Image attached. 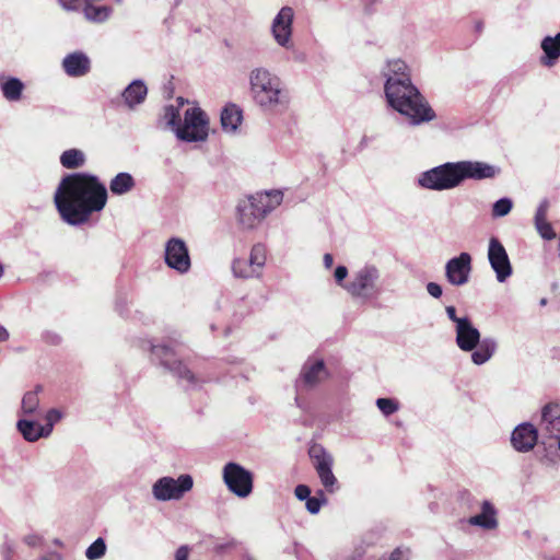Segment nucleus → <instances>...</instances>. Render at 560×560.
Returning a JSON list of instances; mask_svg holds the SVG:
<instances>
[{
    "instance_id": "obj_1",
    "label": "nucleus",
    "mask_w": 560,
    "mask_h": 560,
    "mask_svg": "<svg viewBox=\"0 0 560 560\" xmlns=\"http://www.w3.org/2000/svg\"><path fill=\"white\" fill-rule=\"evenodd\" d=\"M60 218L69 225H81L94 212L104 209L107 189L97 176L89 173H73L65 176L54 195Z\"/></svg>"
},
{
    "instance_id": "obj_2",
    "label": "nucleus",
    "mask_w": 560,
    "mask_h": 560,
    "mask_svg": "<svg viewBox=\"0 0 560 560\" xmlns=\"http://www.w3.org/2000/svg\"><path fill=\"white\" fill-rule=\"evenodd\" d=\"M386 81L384 92L388 105L407 117L412 125L431 121L435 113L412 84L409 68L400 59L389 60L382 71Z\"/></svg>"
},
{
    "instance_id": "obj_3",
    "label": "nucleus",
    "mask_w": 560,
    "mask_h": 560,
    "mask_svg": "<svg viewBox=\"0 0 560 560\" xmlns=\"http://www.w3.org/2000/svg\"><path fill=\"white\" fill-rule=\"evenodd\" d=\"M253 100L257 106L268 113H283L290 105V95L282 80L264 67L249 73Z\"/></svg>"
},
{
    "instance_id": "obj_4",
    "label": "nucleus",
    "mask_w": 560,
    "mask_h": 560,
    "mask_svg": "<svg viewBox=\"0 0 560 560\" xmlns=\"http://www.w3.org/2000/svg\"><path fill=\"white\" fill-rule=\"evenodd\" d=\"M281 190L257 192L240 201L237 206L238 223L247 230L256 228L271 211L281 205Z\"/></svg>"
},
{
    "instance_id": "obj_5",
    "label": "nucleus",
    "mask_w": 560,
    "mask_h": 560,
    "mask_svg": "<svg viewBox=\"0 0 560 560\" xmlns=\"http://www.w3.org/2000/svg\"><path fill=\"white\" fill-rule=\"evenodd\" d=\"M175 136L184 142H203L209 136V117L199 106L187 107Z\"/></svg>"
},
{
    "instance_id": "obj_6",
    "label": "nucleus",
    "mask_w": 560,
    "mask_h": 560,
    "mask_svg": "<svg viewBox=\"0 0 560 560\" xmlns=\"http://www.w3.org/2000/svg\"><path fill=\"white\" fill-rule=\"evenodd\" d=\"M419 187L428 190L444 191L459 186L455 162H447L422 172L418 178Z\"/></svg>"
},
{
    "instance_id": "obj_7",
    "label": "nucleus",
    "mask_w": 560,
    "mask_h": 560,
    "mask_svg": "<svg viewBox=\"0 0 560 560\" xmlns=\"http://www.w3.org/2000/svg\"><path fill=\"white\" fill-rule=\"evenodd\" d=\"M378 279L380 270L373 265H365L353 272L343 289L353 298L369 300L380 293Z\"/></svg>"
},
{
    "instance_id": "obj_8",
    "label": "nucleus",
    "mask_w": 560,
    "mask_h": 560,
    "mask_svg": "<svg viewBox=\"0 0 560 560\" xmlns=\"http://www.w3.org/2000/svg\"><path fill=\"white\" fill-rule=\"evenodd\" d=\"M194 487V479L188 474L179 475L178 478L161 477L152 486V495L156 501H178Z\"/></svg>"
},
{
    "instance_id": "obj_9",
    "label": "nucleus",
    "mask_w": 560,
    "mask_h": 560,
    "mask_svg": "<svg viewBox=\"0 0 560 560\" xmlns=\"http://www.w3.org/2000/svg\"><path fill=\"white\" fill-rule=\"evenodd\" d=\"M267 261V248L262 243L254 244L249 252V257L234 258L231 269L235 278L238 279H259L262 276L264 267Z\"/></svg>"
},
{
    "instance_id": "obj_10",
    "label": "nucleus",
    "mask_w": 560,
    "mask_h": 560,
    "mask_svg": "<svg viewBox=\"0 0 560 560\" xmlns=\"http://www.w3.org/2000/svg\"><path fill=\"white\" fill-rule=\"evenodd\" d=\"M222 479L228 490L237 498L245 499L253 492V472L237 463L229 462L223 466Z\"/></svg>"
},
{
    "instance_id": "obj_11",
    "label": "nucleus",
    "mask_w": 560,
    "mask_h": 560,
    "mask_svg": "<svg viewBox=\"0 0 560 560\" xmlns=\"http://www.w3.org/2000/svg\"><path fill=\"white\" fill-rule=\"evenodd\" d=\"M153 360H158L164 368L170 370L180 383H186L187 387H192L196 384L194 373L188 370L179 360L173 348L166 345L151 346Z\"/></svg>"
},
{
    "instance_id": "obj_12",
    "label": "nucleus",
    "mask_w": 560,
    "mask_h": 560,
    "mask_svg": "<svg viewBox=\"0 0 560 560\" xmlns=\"http://www.w3.org/2000/svg\"><path fill=\"white\" fill-rule=\"evenodd\" d=\"M310 456L314 460V467L318 475L322 486L329 493H335L339 489V483L332 472L334 458L323 446H311Z\"/></svg>"
},
{
    "instance_id": "obj_13",
    "label": "nucleus",
    "mask_w": 560,
    "mask_h": 560,
    "mask_svg": "<svg viewBox=\"0 0 560 560\" xmlns=\"http://www.w3.org/2000/svg\"><path fill=\"white\" fill-rule=\"evenodd\" d=\"M294 15L295 12L293 8L289 5L282 7L270 25V33L275 43L284 49H291L293 47L292 35Z\"/></svg>"
},
{
    "instance_id": "obj_14",
    "label": "nucleus",
    "mask_w": 560,
    "mask_h": 560,
    "mask_svg": "<svg viewBox=\"0 0 560 560\" xmlns=\"http://www.w3.org/2000/svg\"><path fill=\"white\" fill-rule=\"evenodd\" d=\"M164 260L168 268L180 275L187 273L191 268V260L185 241L179 237H171L165 243Z\"/></svg>"
},
{
    "instance_id": "obj_15",
    "label": "nucleus",
    "mask_w": 560,
    "mask_h": 560,
    "mask_svg": "<svg viewBox=\"0 0 560 560\" xmlns=\"http://www.w3.org/2000/svg\"><path fill=\"white\" fill-rule=\"evenodd\" d=\"M488 260L499 282H505L511 277L513 269L509 255L497 237H491L489 241Z\"/></svg>"
},
{
    "instance_id": "obj_16",
    "label": "nucleus",
    "mask_w": 560,
    "mask_h": 560,
    "mask_svg": "<svg viewBox=\"0 0 560 560\" xmlns=\"http://www.w3.org/2000/svg\"><path fill=\"white\" fill-rule=\"evenodd\" d=\"M471 272V256L460 253L451 258L445 265V277L450 284L462 287L468 283Z\"/></svg>"
},
{
    "instance_id": "obj_17",
    "label": "nucleus",
    "mask_w": 560,
    "mask_h": 560,
    "mask_svg": "<svg viewBox=\"0 0 560 560\" xmlns=\"http://www.w3.org/2000/svg\"><path fill=\"white\" fill-rule=\"evenodd\" d=\"M459 185L465 179L481 180L495 177L500 170L494 165L480 161H459L455 162Z\"/></svg>"
},
{
    "instance_id": "obj_18",
    "label": "nucleus",
    "mask_w": 560,
    "mask_h": 560,
    "mask_svg": "<svg viewBox=\"0 0 560 560\" xmlns=\"http://www.w3.org/2000/svg\"><path fill=\"white\" fill-rule=\"evenodd\" d=\"M538 432L536 428L528 422L518 424L512 432V446L521 453H527L534 448L537 443Z\"/></svg>"
},
{
    "instance_id": "obj_19",
    "label": "nucleus",
    "mask_w": 560,
    "mask_h": 560,
    "mask_svg": "<svg viewBox=\"0 0 560 560\" xmlns=\"http://www.w3.org/2000/svg\"><path fill=\"white\" fill-rule=\"evenodd\" d=\"M62 69L71 78L84 77L91 71V59L81 50L70 52L62 60Z\"/></svg>"
},
{
    "instance_id": "obj_20",
    "label": "nucleus",
    "mask_w": 560,
    "mask_h": 560,
    "mask_svg": "<svg viewBox=\"0 0 560 560\" xmlns=\"http://www.w3.org/2000/svg\"><path fill=\"white\" fill-rule=\"evenodd\" d=\"M455 332L456 345L462 351L465 352L472 351L478 346V341L481 339L479 330L472 325L469 318L464 320V323H462L459 326L455 327Z\"/></svg>"
},
{
    "instance_id": "obj_21",
    "label": "nucleus",
    "mask_w": 560,
    "mask_h": 560,
    "mask_svg": "<svg viewBox=\"0 0 560 560\" xmlns=\"http://www.w3.org/2000/svg\"><path fill=\"white\" fill-rule=\"evenodd\" d=\"M327 377L323 360H307L301 371L300 382L305 388H313Z\"/></svg>"
},
{
    "instance_id": "obj_22",
    "label": "nucleus",
    "mask_w": 560,
    "mask_h": 560,
    "mask_svg": "<svg viewBox=\"0 0 560 560\" xmlns=\"http://www.w3.org/2000/svg\"><path fill=\"white\" fill-rule=\"evenodd\" d=\"M542 55L539 58L540 65L552 68L560 58V33L555 36H545L540 42Z\"/></svg>"
},
{
    "instance_id": "obj_23",
    "label": "nucleus",
    "mask_w": 560,
    "mask_h": 560,
    "mask_svg": "<svg viewBox=\"0 0 560 560\" xmlns=\"http://www.w3.org/2000/svg\"><path fill=\"white\" fill-rule=\"evenodd\" d=\"M471 526L480 527L485 530H493L498 527L497 510L489 501L481 503V512L467 520Z\"/></svg>"
},
{
    "instance_id": "obj_24",
    "label": "nucleus",
    "mask_w": 560,
    "mask_h": 560,
    "mask_svg": "<svg viewBox=\"0 0 560 560\" xmlns=\"http://www.w3.org/2000/svg\"><path fill=\"white\" fill-rule=\"evenodd\" d=\"M498 341L492 337H485L478 341V346L470 351L471 362L476 365L487 363L497 352Z\"/></svg>"
},
{
    "instance_id": "obj_25",
    "label": "nucleus",
    "mask_w": 560,
    "mask_h": 560,
    "mask_svg": "<svg viewBox=\"0 0 560 560\" xmlns=\"http://www.w3.org/2000/svg\"><path fill=\"white\" fill-rule=\"evenodd\" d=\"M148 94V88L142 80L132 81L122 92L121 96L129 108L144 102Z\"/></svg>"
},
{
    "instance_id": "obj_26",
    "label": "nucleus",
    "mask_w": 560,
    "mask_h": 560,
    "mask_svg": "<svg viewBox=\"0 0 560 560\" xmlns=\"http://www.w3.org/2000/svg\"><path fill=\"white\" fill-rule=\"evenodd\" d=\"M24 83L14 77L0 75V90L9 102H19L22 98Z\"/></svg>"
},
{
    "instance_id": "obj_27",
    "label": "nucleus",
    "mask_w": 560,
    "mask_h": 560,
    "mask_svg": "<svg viewBox=\"0 0 560 560\" xmlns=\"http://www.w3.org/2000/svg\"><path fill=\"white\" fill-rule=\"evenodd\" d=\"M16 429L22 434L23 439L31 443L36 442L42 438H48L43 425L26 418L18 420Z\"/></svg>"
},
{
    "instance_id": "obj_28",
    "label": "nucleus",
    "mask_w": 560,
    "mask_h": 560,
    "mask_svg": "<svg viewBox=\"0 0 560 560\" xmlns=\"http://www.w3.org/2000/svg\"><path fill=\"white\" fill-rule=\"evenodd\" d=\"M82 13L84 19L94 24H103L109 20L113 14L112 7L96 5L95 3H84Z\"/></svg>"
},
{
    "instance_id": "obj_29",
    "label": "nucleus",
    "mask_w": 560,
    "mask_h": 560,
    "mask_svg": "<svg viewBox=\"0 0 560 560\" xmlns=\"http://www.w3.org/2000/svg\"><path fill=\"white\" fill-rule=\"evenodd\" d=\"M42 392V385H36L34 389L26 392L22 397L19 415L24 417L35 416L39 410V394Z\"/></svg>"
},
{
    "instance_id": "obj_30",
    "label": "nucleus",
    "mask_w": 560,
    "mask_h": 560,
    "mask_svg": "<svg viewBox=\"0 0 560 560\" xmlns=\"http://www.w3.org/2000/svg\"><path fill=\"white\" fill-rule=\"evenodd\" d=\"M242 110L235 104L225 106L221 113V125L224 131L234 132L242 121Z\"/></svg>"
},
{
    "instance_id": "obj_31",
    "label": "nucleus",
    "mask_w": 560,
    "mask_h": 560,
    "mask_svg": "<svg viewBox=\"0 0 560 560\" xmlns=\"http://www.w3.org/2000/svg\"><path fill=\"white\" fill-rule=\"evenodd\" d=\"M175 102L176 104L165 106L163 112V120L174 132L182 122V109L188 104V101L182 96L177 97Z\"/></svg>"
},
{
    "instance_id": "obj_32",
    "label": "nucleus",
    "mask_w": 560,
    "mask_h": 560,
    "mask_svg": "<svg viewBox=\"0 0 560 560\" xmlns=\"http://www.w3.org/2000/svg\"><path fill=\"white\" fill-rule=\"evenodd\" d=\"M135 186V178L126 172L118 173L109 183L110 191L117 196L130 192Z\"/></svg>"
},
{
    "instance_id": "obj_33",
    "label": "nucleus",
    "mask_w": 560,
    "mask_h": 560,
    "mask_svg": "<svg viewBox=\"0 0 560 560\" xmlns=\"http://www.w3.org/2000/svg\"><path fill=\"white\" fill-rule=\"evenodd\" d=\"M85 161L84 152L79 149L66 150L60 155V164L68 170L81 167Z\"/></svg>"
},
{
    "instance_id": "obj_34",
    "label": "nucleus",
    "mask_w": 560,
    "mask_h": 560,
    "mask_svg": "<svg viewBox=\"0 0 560 560\" xmlns=\"http://www.w3.org/2000/svg\"><path fill=\"white\" fill-rule=\"evenodd\" d=\"M541 419L553 429H560V405L557 402L547 404L542 408Z\"/></svg>"
},
{
    "instance_id": "obj_35",
    "label": "nucleus",
    "mask_w": 560,
    "mask_h": 560,
    "mask_svg": "<svg viewBox=\"0 0 560 560\" xmlns=\"http://www.w3.org/2000/svg\"><path fill=\"white\" fill-rule=\"evenodd\" d=\"M106 549L105 540L103 538H97L85 550V557L89 560H98L105 556Z\"/></svg>"
},
{
    "instance_id": "obj_36",
    "label": "nucleus",
    "mask_w": 560,
    "mask_h": 560,
    "mask_svg": "<svg viewBox=\"0 0 560 560\" xmlns=\"http://www.w3.org/2000/svg\"><path fill=\"white\" fill-rule=\"evenodd\" d=\"M63 415L59 409L51 408L45 413V424L43 429L47 436H50L54 430V425L62 419Z\"/></svg>"
},
{
    "instance_id": "obj_37",
    "label": "nucleus",
    "mask_w": 560,
    "mask_h": 560,
    "mask_svg": "<svg viewBox=\"0 0 560 560\" xmlns=\"http://www.w3.org/2000/svg\"><path fill=\"white\" fill-rule=\"evenodd\" d=\"M513 202L510 198H501L497 200L492 206V215L494 218H501L510 213L512 210Z\"/></svg>"
},
{
    "instance_id": "obj_38",
    "label": "nucleus",
    "mask_w": 560,
    "mask_h": 560,
    "mask_svg": "<svg viewBox=\"0 0 560 560\" xmlns=\"http://www.w3.org/2000/svg\"><path fill=\"white\" fill-rule=\"evenodd\" d=\"M376 406L386 417L395 413L399 409V404L392 398H377Z\"/></svg>"
},
{
    "instance_id": "obj_39",
    "label": "nucleus",
    "mask_w": 560,
    "mask_h": 560,
    "mask_svg": "<svg viewBox=\"0 0 560 560\" xmlns=\"http://www.w3.org/2000/svg\"><path fill=\"white\" fill-rule=\"evenodd\" d=\"M327 503V499L324 495V491L319 490L316 497H310L306 500V510L311 514H317L323 504Z\"/></svg>"
},
{
    "instance_id": "obj_40",
    "label": "nucleus",
    "mask_w": 560,
    "mask_h": 560,
    "mask_svg": "<svg viewBox=\"0 0 560 560\" xmlns=\"http://www.w3.org/2000/svg\"><path fill=\"white\" fill-rule=\"evenodd\" d=\"M535 228H536L538 234L544 240L551 241L556 237V233L552 229V225L548 221L537 223V224H535Z\"/></svg>"
},
{
    "instance_id": "obj_41",
    "label": "nucleus",
    "mask_w": 560,
    "mask_h": 560,
    "mask_svg": "<svg viewBox=\"0 0 560 560\" xmlns=\"http://www.w3.org/2000/svg\"><path fill=\"white\" fill-rule=\"evenodd\" d=\"M548 210H549V201L547 199L541 200L537 207V210H536V213L534 217V224H537L540 222H546Z\"/></svg>"
},
{
    "instance_id": "obj_42",
    "label": "nucleus",
    "mask_w": 560,
    "mask_h": 560,
    "mask_svg": "<svg viewBox=\"0 0 560 560\" xmlns=\"http://www.w3.org/2000/svg\"><path fill=\"white\" fill-rule=\"evenodd\" d=\"M410 559V550L408 548L398 547L396 548L389 557V560H409Z\"/></svg>"
},
{
    "instance_id": "obj_43",
    "label": "nucleus",
    "mask_w": 560,
    "mask_h": 560,
    "mask_svg": "<svg viewBox=\"0 0 560 560\" xmlns=\"http://www.w3.org/2000/svg\"><path fill=\"white\" fill-rule=\"evenodd\" d=\"M445 312L447 317L455 324V327L459 326L462 323H464V320L468 319L467 316L458 317L456 315V308L452 305L446 306Z\"/></svg>"
},
{
    "instance_id": "obj_44",
    "label": "nucleus",
    "mask_w": 560,
    "mask_h": 560,
    "mask_svg": "<svg viewBox=\"0 0 560 560\" xmlns=\"http://www.w3.org/2000/svg\"><path fill=\"white\" fill-rule=\"evenodd\" d=\"M348 276V269L347 267L345 266H338L336 269H335V272H334V277H335V280L336 282L341 285L343 288V285L346 283H343V281L346 280Z\"/></svg>"
},
{
    "instance_id": "obj_45",
    "label": "nucleus",
    "mask_w": 560,
    "mask_h": 560,
    "mask_svg": "<svg viewBox=\"0 0 560 560\" xmlns=\"http://www.w3.org/2000/svg\"><path fill=\"white\" fill-rule=\"evenodd\" d=\"M294 494L300 501H306L310 498L311 489L306 485H299L295 487Z\"/></svg>"
},
{
    "instance_id": "obj_46",
    "label": "nucleus",
    "mask_w": 560,
    "mask_h": 560,
    "mask_svg": "<svg viewBox=\"0 0 560 560\" xmlns=\"http://www.w3.org/2000/svg\"><path fill=\"white\" fill-rule=\"evenodd\" d=\"M427 291L431 296H433L435 299L441 298V295L443 293L442 287L436 282H429L427 284Z\"/></svg>"
},
{
    "instance_id": "obj_47",
    "label": "nucleus",
    "mask_w": 560,
    "mask_h": 560,
    "mask_svg": "<svg viewBox=\"0 0 560 560\" xmlns=\"http://www.w3.org/2000/svg\"><path fill=\"white\" fill-rule=\"evenodd\" d=\"M59 4L67 11H75L79 8L80 0H58Z\"/></svg>"
},
{
    "instance_id": "obj_48",
    "label": "nucleus",
    "mask_w": 560,
    "mask_h": 560,
    "mask_svg": "<svg viewBox=\"0 0 560 560\" xmlns=\"http://www.w3.org/2000/svg\"><path fill=\"white\" fill-rule=\"evenodd\" d=\"M42 537L36 534H30L24 537V542L30 547H36L40 544Z\"/></svg>"
},
{
    "instance_id": "obj_49",
    "label": "nucleus",
    "mask_w": 560,
    "mask_h": 560,
    "mask_svg": "<svg viewBox=\"0 0 560 560\" xmlns=\"http://www.w3.org/2000/svg\"><path fill=\"white\" fill-rule=\"evenodd\" d=\"M189 549L187 546H180L175 553V560H188Z\"/></svg>"
},
{
    "instance_id": "obj_50",
    "label": "nucleus",
    "mask_w": 560,
    "mask_h": 560,
    "mask_svg": "<svg viewBox=\"0 0 560 560\" xmlns=\"http://www.w3.org/2000/svg\"><path fill=\"white\" fill-rule=\"evenodd\" d=\"M42 560H62V557L57 551H50L42 557Z\"/></svg>"
},
{
    "instance_id": "obj_51",
    "label": "nucleus",
    "mask_w": 560,
    "mask_h": 560,
    "mask_svg": "<svg viewBox=\"0 0 560 560\" xmlns=\"http://www.w3.org/2000/svg\"><path fill=\"white\" fill-rule=\"evenodd\" d=\"M323 262H324V266L325 268L327 269H330L332 267V264H334V257L331 254H325L324 257H323Z\"/></svg>"
},
{
    "instance_id": "obj_52",
    "label": "nucleus",
    "mask_w": 560,
    "mask_h": 560,
    "mask_svg": "<svg viewBox=\"0 0 560 560\" xmlns=\"http://www.w3.org/2000/svg\"><path fill=\"white\" fill-rule=\"evenodd\" d=\"M9 331L7 330L5 327L3 326H0V341L3 342V341H7L9 339Z\"/></svg>"
},
{
    "instance_id": "obj_53",
    "label": "nucleus",
    "mask_w": 560,
    "mask_h": 560,
    "mask_svg": "<svg viewBox=\"0 0 560 560\" xmlns=\"http://www.w3.org/2000/svg\"><path fill=\"white\" fill-rule=\"evenodd\" d=\"M243 560H254V559L249 556H245Z\"/></svg>"
},
{
    "instance_id": "obj_54",
    "label": "nucleus",
    "mask_w": 560,
    "mask_h": 560,
    "mask_svg": "<svg viewBox=\"0 0 560 560\" xmlns=\"http://www.w3.org/2000/svg\"><path fill=\"white\" fill-rule=\"evenodd\" d=\"M3 273V268H2V265L0 264V277L2 276Z\"/></svg>"
},
{
    "instance_id": "obj_55",
    "label": "nucleus",
    "mask_w": 560,
    "mask_h": 560,
    "mask_svg": "<svg viewBox=\"0 0 560 560\" xmlns=\"http://www.w3.org/2000/svg\"><path fill=\"white\" fill-rule=\"evenodd\" d=\"M540 303H541L542 305H545V304H546V300H545V299H544V300H541V302H540Z\"/></svg>"
},
{
    "instance_id": "obj_56",
    "label": "nucleus",
    "mask_w": 560,
    "mask_h": 560,
    "mask_svg": "<svg viewBox=\"0 0 560 560\" xmlns=\"http://www.w3.org/2000/svg\"><path fill=\"white\" fill-rule=\"evenodd\" d=\"M558 447H559V450H560V438H559V441H558Z\"/></svg>"
},
{
    "instance_id": "obj_57",
    "label": "nucleus",
    "mask_w": 560,
    "mask_h": 560,
    "mask_svg": "<svg viewBox=\"0 0 560 560\" xmlns=\"http://www.w3.org/2000/svg\"><path fill=\"white\" fill-rule=\"evenodd\" d=\"M122 0H116V2H121Z\"/></svg>"
}]
</instances>
